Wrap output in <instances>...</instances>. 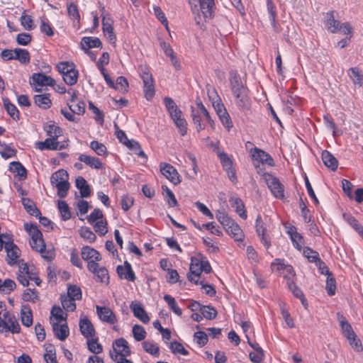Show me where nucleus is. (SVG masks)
<instances>
[{
	"mask_svg": "<svg viewBox=\"0 0 363 363\" xmlns=\"http://www.w3.org/2000/svg\"><path fill=\"white\" fill-rule=\"evenodd\" d=\"M341 23L336 20L334 16V11H330L326 13L325 26L329 31L333 33H337L341 26Z\"/></svg>",
	"mask_w": 363,
	"mask_h": 363,
	"instance_id": "26",
	"label": "nucleus"
},
{
	"mask_svg": "<svg viewBox=\"0 0 363 363\" xmlns=\"http://www.w3.org/2000/svg\"><path fill=\"white\" fill-rule=\"evenodd\" d=\"M67 297H70L74 300H79L82 298L81 289L77 286H69L67 289Z\"/></svg>",
	"mask_w": 363,
	"mask_h": 363,
	"instance_id": "62",
	"label": "nucleus"
},
{
	"mask_svg": "<svg viewBox=\"0 0 363 363\" xmlns=\"http://www.w3.org/2000/svg\"><path fill=\"white\" fill-rule=\"evenodd\" d=\"M225 229L227 233L235 239V240H242L244 236L242 230L233 220L229 223V225H227L225 228Z\"/></svg>",
	"mask_w": 363,
	"mask_h": 363,
	"instance_id": "24",
	"label": "nucleus"
},
{
	"mask_svg": "<svg viewBox=\"0 0 363 363\" xmlns=\"http://www.w3.org/2000/svg\"><path fill=\"white\" fill-rule=\"evenodd\" d=\"M200 11L204 18H212L213 16L214 0H199Z\"/></svg>",
	"mask_w": 363,
	"mask_h": 363,
	"instance_id": "21",
	"label": "nucleus"
},
{
	"mask_svg": "<svg viewBox=\"0 0 363 363\" xmlns=\"http://www.w3.org/2000/svg\"><path fill=\"white\" fill-rule=\"evenodd\" d=\"M160 171L174 184H177L180 182L179 173L172 165L165 163L161 164Z\"/></svg>",
	"mask_w": 363,
	"mask_h": 363,
	"instance_id": "14",
	"label": "nucleus"
},
{
	"mask_svg": "<svg viewBox=\"0 0 363 363\" xmlns=\"http://www.w3.org/2000/svg\"><path fill=\"white\" fill-rule=\"evenodd\" d=\"M112 347L113 350L110 351L109 354L113 360H117L119 357L125 358L131 353L128 342L123 337L116 340Z\"/></svg>",
	"mask_w": 363,
	"mask_h": 363,
	"instance_id": "5",
	"label": "nucleus"
},
{
	"mask_svg": "<svg viewBox=\"0 0 363 363\" xmlns=\"http://www.w3.org/2000/svg\"><path fill=\"white\" fill-rule=\"evenodd\" d=\"M57 70L60 73L65 76L66 74L72 71L74 68V65L73 63H69L68 62H61L57 65Z\"/></svg>",
	"mask_w": 363,
	"mask_h": 363,
	"instance_id": "63",
	"label": "nucleus"
},
{
	"mask_svg": "<svg viewBox=\"0 0 363 363\" xmlns=\"http://www.w3.org/2000/svg\"><path fill=\"white\" fill-rule=\"evenodd\" d=\"M78 159L80 162L85 163L86 165L92 168L99 169L103 167L101 161L97 157L81 154Z\"/></svg>",
	"mask_w": 363,
	"mask_h": 363,
	"instance_id": "27",
	"label": "nucleus"
},
{
	"mask_svg": "<svg viewBox=\"0 0 363 363\" xmlns=\"http://www.w3.org/2000/svg\"><path fill=\"white\" fill-rule=\"evenodd\" d=\"M68 94L71 96V100L67 103L70 111L78 115L84 113L85 111L84 103L77 99L76 92L74 91H68Z\"/></svg>",
	"mask_w": 363,
	"mask_h": 363,
	"instance_id": "15",
	"label": "nucleus"
},
{
	"mask_svg": "<svg viewBox=\"0 0 363 363\" xmlns=\"http://www.w3.org/2000/svg\"><path fill=\"white\" fill-rule=\"evenodd\" d=\"M79 329L82 335L86 339L94 337L95 335L94 325L86 317L80 319Z\"/></svg>",
	"mask_w": 363,
	"mask_h": 363,
	"instance_id": "22",
	"label": "nucleus"
},
{
	"mask_svg": "<svg viewBox=\"0 0 363 363\" xmlns=\"http://www.w3.org/2000/svg\"><path fill=\"white\" fill-rule=\"evenodd\" d=\"M128 82L125 77L121 76L116 79L114 86L112 87L116 90L120 91L123 93L128 91Z\"/></svg>",
	"mask_w": 363,
	"mask_h": 363,
	"instance_id": "51",
	"label": "nucleus"
},
{
	"mask_svg": "<svg viewBox=\"0 0 363 363\" xmlns=\"http://www.w3.org/2000/svg\"><path fill=\"white\" fill-rule=\"evenodd\" d=\"M69 174L63 169L54 172L50 177L51 184L57 189V195L60 198H65L67 195L70 184L69 183Z\"/></svg>",
	"mask_w": 363,
	"mask_h": 363,
	"instance_id": "3",
	"label": "nucleus"
},
{
	"mask_svg": "<svg viewBox=\"0 0 363 363\" xmlns=\"http://www.w3.org/2000/svg\"><path fill=\"white\" fill-rule=\"evenodd\" d=\"M32 84L38 86H52L55 80L44 74L34 73L32 76Z\"/></svg>",
	"mask_w": 363,
	"mask_h": 363,
	"instance_id": "25",
	"label": "nucleus"
},
{
	"mask_svg": "<svg viewBox=\"0 0 363 363\" xmlns=\"http://www.w3.org/2000/svg\"><path fill=\"white\" fill-rule=\"evenodd\" d=\"M322 160L327 167L330 168L333 171L337 169L338 161L329 151L323 150L322 152Z\"/></svg>",
	"mask_w": 363,
	"mask_h": 363,
	"instance_id": "29",
	"label": "nucleus"
},
{
	"mask_svg": "<svg viewBox=\"0 0 363 363\" xmlns=\"http://www.w3.org/2000/svg\"><path fill=\"white\" fill-rule=\"evenodd\" d=\"M250 152L252 160L270 167L274 166L272 157L265 151L257 147H252L250 149Z\"/></svg>",
	"mask_w": 363,
	"mask_h": 363,
	"instance_id": "12",
	"label": "nucleus"
},
{
	"mask_svg": "<svg viewBox=\"0 0 363 363\" xmlns=\"http://www.w3.org/2000/svg\"><path fill=\"white\" fill-rule=\"evenodd\" d=\"M24 301L35 303L38 300V291L35 289H27L22 295Z\"/></svg>",
	"mask_w": 363,
	"mask_h": 363,
	"instance_id": "56",
	"label": "nucleus"
},
{
	"mask_svg": "<svg viewBox=\"0 0 363 363\" xmlns=\"http://www.w3.org/2000/svg\"><path fill=\"white\" fill-rule=\"evenodd\" d=\"M6 332H11L13 334L21 332L20 325L14 315L7 319L6 321L0 316V333Z\"/></svg>",
	"mask_w": 363,
	"mask_h": 363,
	"instance_id": "10",
	"label": "nucleus"
},
{
	"mask_svg": "<svg viewBox=\"0 0 363 363\" xmlns=\"http://www.w3.org/2000/svg\"><path fill=\"white\" fill-rule=\"evenodd\" d=\"M90 147L94 150L98 155H104L107 152L106 147L101 143L96 140L91 141L90 143Z\"/></svg>",
	"mask_w": 363,
	"mask_h": 363,
	"instance_id": "59",
	"label": "nucleus"
},
{
	"mask_svg": "<svg viewBox=\"0 0 363 363\" xmlns=\"http://www.w3.org/2000/svg\"><path fill=\"white\" fill-rule=\"evenodd\" d=\"M22 204L26 211L31 216L38 217L41 215L40 211L37 208L35 203L28 198H22Z\"/></svg>",
	"mask_w": 363,
	"mask_h": 363,
	"instance_id": "33",
	"label": "nucleus"
},
{
	"mask_svg": "<svg viewBox=\"0 0 363 363\" xmlns=\"http://www.w3.org/2000/svg\"><path fill=\"white\" fill-rule=\"evenodd\" d=\"M51 315L52 317L50 318V319H52V318H54L58 323H61L62 321H66L67 319V314H65V315L62 309L57 306H54L52 308Z\"/></svg>",
	"mask_w": 363,
	"mask_h": 363,
	"instance_id": "49",
	"label": "nucleus"
},
{
	"mask_svg": "<svg viewBox=\"0 0 363 363\" xmlns=\"http://www.w3.org/2000/svg\"><path fill=\"white\" fill-rule=\"evenodd\" d=\"M51 324L55 337L61 341L65 340L69 335V330L67 323L60 324V323L54 322L51 319Z\"/></svg>",
	"mask_w": 363,
	"mask_h": 363,
	"instance_id": "17",
	"label": "nucleus"
},
{
	"mask_svg": "<svg viewBox=\"0 0 363 363\" xmlns=\"http://www.w3.org/2000/svg\"><path fill=\"white\" fill-rule=\"evenodd\" d=\"M15 60H18L21 63L28 64L30 62V53L28 50L21 48L15 49Z\"/></svg>",
	"mask_w": 363,
	"mask_h": 363,
	"instance_id": "42",
	"label": "nucleus"
},
{
	"mask_svg": "<svg viewBox=\"0 0 363 363\" xmlns=\"http://www.w3.org/2000/svg\"><path fill=\"white\" fill-rule=\"evenodd\" d=\"M233 207L235 208L236 212L239 214V216L243 218H247V213L245 210V206L241 199L237 198L234 200L233 203Z\"/></svg>",
	"mask_w": 363,
	"mask_h": 363,
	"instance_id": "60",
	"label": "nucleus"
},
{
	"mask_svg": "<svg viewBox=\"0 0 363 363\" xmlns=\"http://www.w3.org/2000/svg\"><path fill=\"white\" fill-rule=\"evenodd\" d=\"M133 334L135 340L142 341L145 338L146 331L143 326L135 325L133 327Z\"/></svg>",
	"mask_w": 363,
	"mask_h": 363,
	"instance_id": "57",
	"label": "nucleus"
},
{
	"mask_svg": "<svg viewBox=\"0 0 363 363\" xmlns=\"http://www.w3.org/2000/svg\"><path fill=\"white\" fill-rule=\"evenodd\" d=\"M229 80L232 92L236 99V104L242 109L248 108L250 100L247 89L243 85L237 72H230Z\"/></svg>",
	"mask_w": 363,
	"mask_h": 363,
	"instance_id": "1",
	"label": "nucleus"
},
{
	"mask_svg": "<svg viewBox=\"0 0 363 363\" xmlns=\"http://www.w3.org/2000/svg\"><path fill=\"white\" fill-rule=\"evenodd\" d=\"M272 271L279 272L286 279L287 281H294L296 276L293 267L286 264L284 259H275L271 264Z\"/></svg>",
	"mask_w": 363,
	"mask_h": 363,
	"instance_id": "6",
	"label": "nucleus"
},
{
	"mask_svg": "<svg viewBox=\"0 0 363 363\" xmlns=\"http://www.w3.org/2000/svg\"><path fill=\"white\" fill-rule=\"evenodd\" d=\"M75 300L67 297V296H61V303L63 308L68 311H74L76 309Z\"/></svg>",
	"mask_w": 363,
	"mask_h": 363,
	"instance_id": "53",
	"label": "nucleus"
},
{
	"mask_svg": "<svg viewBox=\"0 0 363 363\" xmlns=\"http://www.w3.org/2000/svg\"><path fill=\"white\" fill-rule=\"evenodd\" d=\"M10 171L16 173L17 175L21 177H26L27 171L26 168L19 162H12L9 166Z\"/></svg>",
	"mask_w": 363,
	"mask_h": 363,
	"instance_id": "44",
	"label": "nucleus"
},
{
	"mask_svg": "<svg viewBox=\"0 0 363 363\" xmlns=\"http://www.w3.org/2000/svg\"><path fill=\"white\" fill-rule=\"evenodd\" d=\"M164 300L167 302L170 309L177 315L181 316L182 315V311L177 305L176 300L174 297L169 294L164 296Z\"/></svg>",
	"mask_w": 363,
	"mask_h": 363,
	"instance_id": "41",
	"label": "nucleus"
},
{
	"mask_svg": "<svg viewBox=\"0 0 363 363\" xmlns=\"http://www.w3.org/2000/svg\"><path fill=\"white\" fill-rule=\"evenodd\" d=\"M16 284L15 281L11 279H6L4 282L1 280L0 291L5 294H9L15 289Z\"/></svg>",
	"mask_w": 363,
	"mask_h": 363,
	"instance_id": "45",
	"label": "nucleus"
},
{
	"mask_svg": "<svg viewBox=\"0 0 363 363\" xmlns=\"http://www.w3.org/2000/svg\"><path fill=\"white\" fill-rule=\"evenodd\" d=\"M286 233L289 235L294 247L301 250L304 244L303 236L297 232V229L294 225L286 227Z\"/></svg>",
	"mask_w": 363,
	"mask_h": 363,
	"instance_id": "18",
	"label": "nucleus"
},
{
	"mask_svg": "<svg viewBox=\"0 0 363 363\" xmlns=\"http://www.w3.org/2000/svg\"><path fill=\"white\" fill-rule=\"evenodd\" d=\"M94 228L96 233H97L100 236L105 235L107 232V222L105 220H100L94 224Z\"/></svg>",
	"mask_w": 363,
	"mask_h": 363,
	"instance_id": "58",
	"label": "nucleus"
},
{
	"mask_svg": "<svg viewBox=\"0 0 363 363\" xmlns=\"http://www.w3.org/2000/svg\"><path fill=\"white\" fill-rule=\"evenodd\" d=\"M6 252V261L10 266H13L18 263V259L21 255V250L13 242H8L5 243L4 246Z\"/></svg>",
	"mask_w": 363,
	"mask_h": 363,
	"instance_id": "11",
	"label": "nucleus"
},
{
	"mask_svg": "<svg viewBox=\"0 0 363 363\" xmlns=\"http://www.w3.org/2000/svg\"><path fill=\"white\" fill-rule=\"evenodd\" d=\"M21 323L26 327H29L33 324L32 312L29 306H22L21 310Z\"/></svg>",
	"mask_w": 363,
	"mask_h": 363,
	"instance_id": "32",
	"label": "nucleus"
},
{
	"mask_svg": "<svg viewBox=\"0 0 363 363\" xmlns=\"http://www.w3.org/2000/svg\"><path fill=\"white\" fill-rule=\"evenodd\" d=\"M78 75V71L74 69L72 71H70L63 76V79L67 84L72 86L77 83Z\"/></svg>",
	"mask_w": 363,
	"mask_h": 363,
	"instance_id": "61",
	"label": "nucleus"
},
{
	"mask_svg": "<svg viewBox=\"0 0 363 363\" xmlns=\"http://www.w3.org/2000/svg\"><path fill=\"white\" fill-rule=\"evenodd\" d=\"M4 106L8 114L15 121L19 119V111L16 106L11 104L9 99H3Z\"/></svg>",
	"mask_w": 363,
	"mask_h": 363,
	"instance_id": "36",
	"label": "nucleus"
},
{
	"mask_svg": "<svg viewBox=\"0 0 363 363\" xmlns=\"http://www.w3.org/2000/svg\"><path fill=\"white\" fill-rule=\"evenodd\" d=\"M34 102L38 106L44 109L50 108L52 104L49 94H45L35 95Z\"/></svg>",
	"mask_w": 363,
	"mask_h": 363,
	"instance_id": "35",
	"label": "nucleus"
},
{
	"mask_svg": "<svg viewBox=\"0 0 363 363\" xmlns=\"http://www.w3.org/2000/svg\"><path fill=\"white\" fill-rule=\"evenodd\" d=\"M267 11L269 13V20L274 31L279 32L276 23L277 13L275 10V6L272 2V0H267Z\"/></svg>",
	"mask_w": 363,
	"mask_h": 363,
	"instance_id": "38",
	"label": "nucleus"
},
{
	"mask_svg": "<svg viewBox=\"0 0 363 363\" xmlns=\"http://www.w3.org/2000/svg\"><path fill=\"white\" fill-rule=\"evenodd\" d=\"M340 323L342 333L346 338H350V337L355 335L351 325L347 323L345 318L342 317V319L340 320Z\"/></svg>",
	"mask_w": 363,
	"mask_h": 363,
	"instance_id": "54",
	"label": "nucleus"
},
{
	"mask_svg": "<svg viewBox=\"0 0 363 363\" xmlns=\"http://www.w3.org/2000/svg\"><path fill=\"white\" fill-rule=\"evenodd\" d=\"M79 235L89 242H94L96 239L95 234L88 227H82L79 230Z\"/></svg>",
	"mask_w": 363,
	"mask_h": 363,
	"instance_id": "50",
	"label": "nucleus"
},
{
	"mask_svg": "<svg viewBox=\"0 0 363 363\" xmlns=\"http://www.w3.org/2000/svg\"><path fill=\"white\" fill-rule=\"evenodd\" d=\"M87 267L89 270L94 274L95 279L97 281L106 284L108 283V272L105 267H100L97 262H89Z\"/></svg>",
	"mask_w": 363,
	"mask_h": 363,
	"instance_id": "9",
	"label": "nucleus"
},
{
	"mask_svg": "<svg viewBox=\"0 0 363 363\" xmlns=\"http://www.w3.org/2000/svg\"><path fill=\"white\" fill-rule=\"evenodd\" d=\"M172 352L176 354H181L182 355H188L189 352L184 347V346L178 342H171L170 347H169Z\"/></svg>",
	"mask_w": 363,
	"mask_h": 363,
	"instance_id": "64",
	"label": "nucleus"
},
{
	"mask_svg": "<svg viewBox=\"0 0 363 363\" xmlns=\"http://www.w3.org/2000/svg\"><path fill=\"white\" fill-rule=\"evenodd\" d=\"M58 209L63 220H67L71 218V212L68 204L65 201H58Z\"/></svg>",
	"mask_w": 363,
	"mask_h": 363,
	"instance_id": "48",
	"label": "nucleus"
},
{
	"mask_svg": "<svg viewBox=\"0 0 363 363\" xmlns=\"http://www.w3.org/2000/svg\"><path fill=\"white\" fill-rule=\"evenodd\" d=\"M140 76L143 82V91L147 100H151L155 94L154 81L152 74L147 67L140 66L139 67Z\"/></svg>",
	"mask_w": 363,
	"mask_h": 363,
	"instance_id": "4",
	"label": "nucleus"
},
{
	"mask_svg": "<svg viewBox=\"0 0 363 363\" xmlns=\"http://www.w3.org/2000/svg\"><path fill=\"white\" fill-rule=\"evenodd\" d=\"M143 347L145 351L147 353L157 357H159L160 349L156 343L150 341H145L143 342Z\"/></svg>",
	"mask_w": 363,
	"mask_h": 363,
	"instance_id": "43",
	"label": "nucleus"
},
{
	"mask_svg": "<svg viewBox=\"0 0 363 363\" xmlns=\"http://www.w3.org/2000/svg\"><path fill=\"white\" fill-rule=\"evenodd\" d=\"M82 48L84 50L93 48H101V41L96 37H84L81 41Z\"/></svg>",
	"mask_w": 363,
	"mask_h": 363,
	"instance_id": "30",
	"label": "nucleus"
},
{
	"mask_svg": "<svg viewBox=\"0 0 363 363\" xmlns=\"http://www.w3.org/2000/svg\"><path fill=\"white\" fill-rule=\"evenodd\" d=\"M24 228L31 237V240L30 241V247L37 252H39L44 259L51 260L52 259V253L46 251L43 234L38 230L37 225L26 223L24 224Z\"/></svg>",
	"mask_w": 363,
	"mask_h": 363,
	"instance_id": "2",
	"label": "nucleus"
},
{
	"mask_svg": "<svg viewBox=\"0 0 363 363\" xmlns=\"http://www.w3.org/2000/svg\"><path fill=\"white\" fill-rule=\"evenodd\" d=\"M255 228L262 243L267 249L269 248L271 241L269 235L267 234V223L262 219L260 215H258L257 217Z\"/></svg>",
	"mask_w": 363,
	"mask_h": 363,
	"instance_id": "8",
	"label": "nucleus"
},
{
	"mask_svg": "<svg viewBox=\"0 0 363 363\" xmlns=\"http://www.w3.org/2000/svg\"><path fill=\"white\" fill-rule=\"evenodd\" d=\"M264 179L270 189L272 194L278 199L284 197V188L279 180L271 174L266 173L264 174Z\"/></svg>",
	"mask_w": 363,
	"mask_h": 363,
	"instance_id": "7",
	"label": "nucleus"
},
{
	"mask_svg": "<svg viewBox=\"0 0 363 363\" xmlns=\"http://www.w3.org/2000/svg\"><path fill=\"white\" fill-rule=\"evenodd\" d=\"M116 271L121 279L130 281H134L136 279L131 264L128 261H125L123 265H118L116 268Z\"/></svg>",
	"mask_w": 363,
	"mask_h": 363,
	"instance_id": "16",
	"label": "nucleus"
},
{
	"mask_svg": "<svg viewBox=\"0 0 363 363\" xmlns=\"http://www.w3.org/2000/svg\"><path fill=\"white\" fill-rule=\"evenodd\" d=\"M44 359L46 363H57L56 359L55 348L53 345H50L45 348Z\"/></svg>",
	"mask_w": 363,
	"mask_h": 363,
	"instance_id": "46",
	"label": "nucleus"
},
{
	"mask_svg": "<svg viewBox=\"0 0 363 363\" xmlns=\"http://www.w3.org/2000/svg\"><path fill=\"white\" fill-rule=\"evenodd\" d=\"M172 119L174 121L175 125L179 128V131L180 132L182 136L186 134L187 131V123L184 118L182 116V112L178 108H175L170 112H169Z\"/></svg>",
	"mask_w": 363,
	"mask_h": 363,
	"instance_id": "13",
	"label": "nucleus"
},
{
	"mask_svg": "<svg viewBox=\"0 0 363 363\" xmlns=\"http://www.w3.org/2000/svg\"><path fill=\"white\" fill-rule=\"evenodd\" d=\"M36 147L40 150H57L58 149V141L57 139L50 137L45 139L44 141L38 142L36 143Z\"/></svg>",
	"mask_w": 363,
	"mask_h": 363,
	"instance_id": "31",
	"label": "nucleus"
},
{
	"mask_svg": "<svg viewBox=\"0 0 363 363\" xmlns=\"http://www.w3.org/2000/svg\"><path fill=\"white\" fill-rule=\"evenodd\" d=\"M347 74L354 84H357L359 86L362 85L363 74L358 67L350 68Z\"/></svg>",
	"mask_w": 363,
	"mask_h": 363,
	"instance_id": "34",
	"label": "nucleus"
},
{
	"mask_svg": "<svg viewBox=\"0 0 363 363\" xmlns=\"http://www.w3.org/2000/svg\"><path fill=\"white\" fill-rule=\"evenodd\" d=\"M87 345L89 350L94 354H98L102 352V345L98 342L97 338H89L87 339Z\"/></svg>",
	"mask_w": 363,
	"mask_h": 363,
	"instance_id": "47",
	"label": "nucleus"
},
{
	"mask_svg": "<svg viewBox=\"0 0 363 363\" xmlns=\"http://www.w3.org/2000/svg\"><path fill=\"white\" fill-rule=\"evenodd\" d=\"M67 9L68 16L70 19L79 22L80 20V15L77 6L73 2L67 1Z\"/></svg>",
	"mask_w": 363,
	"mask_h": 363,
	"instance_id": "39",
	"label": "nucleus"
},
{
	"mask_svg": "<svg viewBox=\"0 0 363 363\" xmlns=\"http://www.w3.org/2000/svg\"><path fill=\"white\" fill-rule=\"evenodd\" d=\"M44 130L47 135L50 138L57 139L62 134V130L54 123L47 124L44 126Z\"/></svg>",
	"mask_w": 363,
	"mask_h": 363,
	"instance_id": "37",
	"label": "nucleus"
},
{
	"mask_svg": "<svg viewBox=\"0 0 363 363\" xmlns=\"http://www.w3.org/2000/svg\"><path fill=\"white\" fill-rule=\"evenodd\" d=\"M81 255L84 260L89 262H97L101 259L99 252L89 246H84L82 248Z\"/></svg>",
	"mask_w": 363,
	"mask_h": 363,
	"instance_id": "23",
	"label": "nucleus"
},
{
	"mask_svg": "<svg viewBox=\"0 0 363 363\" xmlns=\"http://www.w3.org/2000/svg\"><path fill=\"white\" fill-rule=\"evenodd\" d=\"M201 313L203 317L208 320H213L217 316L216 310L210 306H203L201 308Z\"/></svg>",
	"mask_w": 363,
	"mask_h": 363,
	"instance_id": "52",
	"label": "nucleus"
},
{
	"mask_svg": "<svg viewBox=\"0 0 363 363\" xmlns=\"http://www.w3.org/2000/svg\"><path fill=\"white\" fill-rule=\"evenodd\" d=\"M76 187L79 190L82 198H88L91 195V189L87 182L83 177H78L76 179Z\"/></svg>",
	"mask_w": 363,
	"mask_h": 363,
	"instance_id": "28",
	"label": "nucleus"
},
{
	"mask_svg": "<svg viewBox=\"0 0 363 363\" xmlns=\"http://www.w3.org/2000/svg\"><path fill=\"white\" fill-rule=\"evenodd\" d=\"M96 312L99 318L110 324H113L117 321V318L113 312L108 307L96 306Z\"/></svg>",
	"mask_w": 363,
	"mask_h": 363,
	"instance_id": "19",
	"label": "nucleus"
},
{
	"mask_svg": "<svg viewBox=\"0 0 363 363\" xmlns=\"http://www.w3.org/2000/svg\"><path fill=\"white\" fill-rule=\"evenodd\" d=\"M130 308L134 316L143 323H147L150 321V318L140 303L133 301L130 305Z\"/></svg>",
	"mask_w": 363,
	"mask_h": 363,
	"instance_id": "20",
	"label": "nucleus"
},
{
	"mask_svg": "<svg viewBox=\"0 0 363 363\" xmlns=\"http://www.w3.org/2000/svg\"><path fill=\"white\" fill-rule=\"evenodd\" d=\"M303 254L310 262L316 263L320 259L318 252L308 247L303 249Z\"/></svg>",
	"mask_w": 363,
	"mask_h": 363,
	"instance_id": "55",
	"label": "nucleus"
},
{
	"mask_svg": "<svg viewBox=\"0 0 363 363\" xmlns=\"http://www.w3.org/2000/svg\"><path fill=\"white\" fill-rule=\"evenodd\" d=\"M163 194L164 199L169 207H175L178 205V202L173 192L166 186H162Z\"/></svg>",
	"mask_w": 363,
	"mask_h": 363,
	"instance_id": "40",
	"label": "nucleus"
}]
</instances>
